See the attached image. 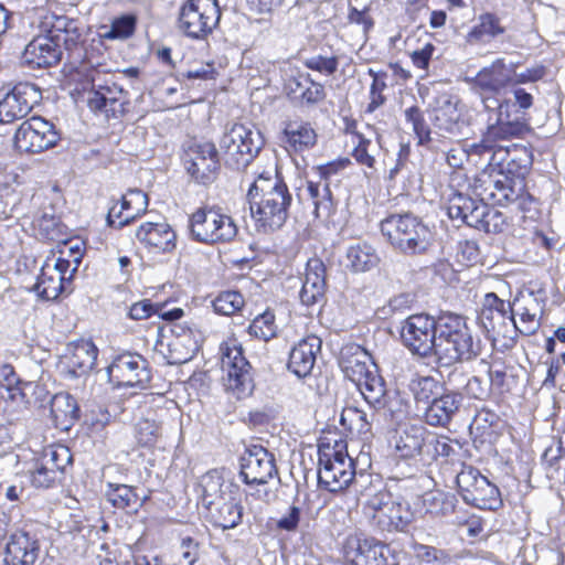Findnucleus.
I'll return each instance as SVG.
<instances>
[{"mask_svg":"<svg viewBox=\"0 0 565 565\" xmlns=\"http://www.w3.org/2000/svg\"><path fill=\"white\" fill-rule=\"evenodd\" d=\"M250 215L257 231L279 230L287 221L292 202L287 185L276 174H260L247 192Z\"/></svg>","mask_w":565,"mask_h":565,"instance_id":"1","label":"nucleus"},{"mask_svg":"<svg viewBox=\"0 0 565 565\" xmlns=\"http://www.w3.org/2000/svg\"><path fill=\"white\" fill-rule=\"evenodd\" d=\"M339 366L372 407L379 411L386 408L388 399L385 381L377 374L376 365L363 347L355 343L344 344L340 350Z\"/></svg>","mask_w":565,"mask_h":565,"instance_id":"2","label":"nucleus"},{"mask_svg":"<svg viewBox=\"0 0 565 565\" xmlns=\"http://www.w3.org/2000/svg\"><path fill=\"white\" fill-rule=\"evenodd\" d=\"M481 353L480 339L475 340L466 320L454 313L439 317L435 355L444 364L470 361Z\"/></svg>","mask_w":565,"mask_h":565,"instance_id":"3","label":"nucleus"},{"mask_svg":"<svg viewBox=\"0 0 565 565\" xmlns=\"http://www.w3.org/2000/svg\"><path fill=\"white\" fill-rule=\"evenodd\" d=\"M263 145L260 131L250 124L232 125L220 140L225 164L236 170L246 168L258 154Z\"/></svg>","mask_w":565,"mask_h":565,"instance_id":"4","label":"nucleus"},{"mask_svg":"<svg viewBox=\"0 0 565 565\" xmlns=\"http://www.w3.org/2000/svg\"><path fill=\"white\" fill-rule=\"evenodd\" d=\"M345 446H323L319 449L318 480L330 492L347 488L354 478V462L344 451Z\"/></svg>","mask_w":565,"mask_h":565,"instance_id":"5","label":"nucleus"},{"mask_svg":"<svg viewBox=\"0 0 565 565\" xmlns=\"http://www.w3.org/2000/svg\"><path fill=\"white\" fill-rule=\"evenodd\" d=\"M191 237L200 243L214 244L232 241L237 226L231 216L213 209H199L189 221Z\"/></svg>","mask_w":565,"mask_h":565,"instance_id":"6","label":"nucleus"},{"mask_svg":"<svg viewBox=\"0 0 565 565\" xmlns=\"http://www.w3.org/2000/svg\"><path fill=\"white\" fill-rule=\"evenodd\" d=\"M221 10L217 0H188L179 14V26L185 35L203 39L218 24Z\"/></svg>","mask_w":565,"mask_h":565,"instance_id":"7","label":"nucleus"},{"mask_svg":"<svg viewBox=\"0 0 565 565\" xmlns=\"http://www.w3.org/2000/svg\"><path fill=\"white\" fill-rule=\"evenodd\" d=\"M439 319L418 313L406 318L399 328L402 343L413 353L420 356L435 354L437 344Z\"/></svg>","mask_w":565,"mask_h":565,"instance_id":"8","label":"nucleus"},{"mask_svg":"<svg viewBox=\"0 0 565 565\" xmlns=\"http://www.w3.org/2000/svg\"><path fill=\"white\" fill-rule=\"evenodd\" d=\"M223 382L226 391L237 398L248 395L253 390L250 365L241 345L226 343L221 348Z\"/></svg>","mask_w":565,"mask_h":565,"instance_id":"9","label":"nucleus"},{"mask_svg":"<svg viewBox=\"0 0 565 565\" xmlns=\"http://www.w3.org/2000/svg\"><path fill=\"white\" fill-rule=\"evenodd\" d=\"M394 220L395 231L391 235V244L405 254H420L431 244L430 228L416 216L411 214L391 216Z\"/></svg>","mask_w":565,"mask_h":565,"instance_id":"10","label":"nucleus"},{"mask_svg":"<svg viewBox=\"0 0 565 565\" xmlns=\"http://www.w3.org/2000/svg\"><path fill=\"white\" fill-rule=\"evenodd\" d=\"M457 486L463 500L479 509L494 510L501 503L498 488L475 468L462 469Z\"/></svg>","mask_w":565,"mask_h":565,"instance_id":"11","label":"nucleus"},{"mask_svg":"<svg viewBox=\"0 0 565 565\" xmlns=\"http://www.w3.org/2000/svg\"><path fill=\"white\" fill-rule=\"evenodd\" d=\"M107 374L116 387L145 388L151 379L148 362L135 353L116 356L107 367Z\"/></svg>","mask_w":565,"mask_h":565,"instance_id":"12","label":"nucleus"},{"mask_svg":"<svg viewBox=\"0 0 565 565\" xmlns=\"http://www.w3.org/2000/svg\"><path fill=\"white\" fill-rule=\"evenodd\" d=\"M60 139L52 122L41 117L23 121L14 135V146L21 152L38 153L54 147Z\"/></svg>","mask_w":565,"mask_h":565,"instance_id":"13","label":"nucleus"},{"mask_svg":"<svg viewBox=\"0 0 565 565\" xmlns=\"http://www.w3.org/2000/svg\"><path fill=\"white\" fill-rule=\"evenodd\" d=\"M394 455L396 458L395 475L391 479H404L412 477L416 468L414 458L420 452L423 438L422 428L415 426H399L394 434Z\"/></svg>","mask_w":565,"mask_h":565,"instance_id":"14","label":"nucleus"},{"mask_svg":"<svg viewBox=\"0 0 565 565\" xmlns=\"http://www.w3.org/2000/svg\"><path fill=\"white\" fill-rule=\"evenodd\" d=\"M41 98V90L35 84L18 83L0 98V124L25 117Z\"/></svg>","mask_w":565,"mask_h":565,"instance_id":"15","label":"nucleus"},{"mask_svg":"<svg viewBox=\"0 0 565 565\" xmlns=\"http://www.w3.org/2000/svg\"><path fill=\"white\" fill-rule=\"evenodd\" d=\"M239 476L246 484H266L278 476L274 455L260 445L248 447L241 457Z\"/></svg>","mask_w":565,"mask_h":565,"instance_id":"16","label":"nucleus"},{"mask_svg":"<svg viewBox=\"0 0 565 565\" xmlns=\"http://www.w3.org/2000/svg\"><path fill=\"white\" fill-rule=\"evenodd\" d=\"M487 109H498L497 122L489 126L482 139L481 148L491 150L494 142L521 136L525 130V125L516 118L511 119L510 108L512 103L510 99L499 102L498 99L484 98Z\"/></svg>","mask_w":565,"mask_h":565,"instance_id":"17","label":"nucleus"},{"mask_svg":"<svg viewBox=\"0 0 565 565\" xmlns=\"http://www.w3.org/2000/svg\"><path fill=\"white\" fill-rule=\"evenodd\" d=\"M186 154V170L192 178L203 184L215 180L220 169V154L213 142H194Z\"/></svg>","mask_w":565,"mask_h":565,"instance_id":"18","label":"nucleus"},{"mask_svg":"<svg viewBox=\"0 0 565 565\" xmlns=\"http://www.w3.org/2000/svg\"><path fill=\"white\" fill-rule=\"evenodd\" d=\"M473 193L481 201L498 205L514 202L519 196L513 180L502 172L495 174L480 173L475 179Z\"/></svg>","mask_w":565,"mask_h":565,"instance_id":"19","label":"nucleus"},{"mask_svg":"<svg viewBox=\"0 0 565 565\" xmlns=\"http://www.w3.org/2000/svg\"><path fill=\"white\" fill-rule=\"evenodd\" d=\"M343 555L351 565H386V544L373 537L350 535L343 545Z\"/></svg>","mask_w":565,"mask_h":565,"instance_id":"20","label":"nucleus"},{"mask_svg":"<svg viewBox=\"0 0 565 565\" xmlns=\"http://www.w3.org/2000/svg\"><path fill=\"white\" fill-rule=\"evenodd\" d=\"M230 490L226 497L216 500L215 502L209 500L206 510V518L217 527L223 530L236 527L243 516V507L239 499V487L228 486Z\"/></svg>","mask_w":565,"mask_h":565,"instance_id":"21","label":"nucleus"},{"mask_svg":"<svg viewBox=\"0 0 565 565\" xmlns=\"http://www.w3.org/2000/svg\"><path fill=\"white\" fill-rule=\"evenodd\" d=\"M40 544L34 535L25 531L11 533L4 544V565H33L39 557Z\"/></svg>","mask_w":565,"mask_h":565,"instance_id":"22","label":"nucleus"},{"mask_svg":"<svg viewBox=\"0 0 565 565\" xmlns=\"http://www.w3.org/2000/svg\"><path fill=\"white\" fill-rule=\"evenodd\" d=\"M320 181H307L306 189L300 196L310 201L316 217H329L333 210L332 194L327 179L334 172L332 163L318 168Z\"/></svg>","mask_w":565,"mask_h":565,"instance_id":"23","label":"nucleus"},{"mask_svg":"<svg viewBox=\"0 0 565 565\" xmlns=\"http://www.w3.org/2000/svg\"><path fill=\"white\" fill-rule=\"evenodd\" d=\"M321 345V339L315 334L299 340L289 353L288 370L298 377L308 376L316 364Z\"/></svg>","mask_w":565,"mask_h":565,"instance_id":"24","label":"nucleus"},{"mask_svg":"<svg viewBox=\"0 0 565 565\" xmlns=\"http://www.w3.org/2000/svg\"><path fill=\"white\" fill-rule=\"evenodd\" d=\"M97 348L90 341H78L67 347L64 356V370L71 377H86L97 359Z\"/></svg>","mask_w":565,"mask_h":565,"instance_id":"25","label":"nucleus"},{"mask_svg":"<svg viewBox=\"0 0 565 565\" xmlns=\"http://www.w3.org/2000/svg\"><path fill=\"white\" fill-rule=\"evenodd\" d=\"M137 239L154 253H169L177 246V235L166 222H147L136 232Z\"/></svg>","mask_w":565,"mask_h":565,"instance_id":"26","label":"nucleus"},{"mask_svg":"<svg viewBox=\"0 0 565 565\" xmlns=\"http://www.w3.org/2000/svg\"><path fill=\"white\" fill-rule=\"evenodd\" d=\"M172 337L168 342V362L182 364L190 361L199 350L198 334L189 328L174 326Z\"/></svg>","mask_w":565,"mask_h":565,"instance_id":"27","label":"nucleus"},{"mask_svg":"<svg viewBox=\"0 0 565 565\" xmlns=\"http://www.w3.org/2000/svg\"><path fill=\"white\" fill-rule=\"evenodd\" d=\"M58 44L49 36L33 39L23 52V61L33 68L50 67L61 58Z\"/></svg>","mask_w":565,"mask_h":565,"instance_id":"28","label":"nucleus"},{"mask_svg":"<svg viewBox=\"0 0 565 565\" xmlns=\"http://www.w3.org/2000/svg\"><path fill=\"white\" fill-rule=\"evenodd\" d=\"M326 266L319 258L307 262L305 280L299 297L303 305L312 306L324 297Z\"/></svg>","mask_w":565,"mask_h":565,"instance_id":"29","label":"nucleus"},{"mask_svg":"<svg viewBox=\"0 0 565 565\" xmlns=\"http://www.w3.org/2000/svg\"><path fill=\"white\" fill-rule=\"evenodd\" d=\"M512 70L504 64L503 60L499 58L490 66L482 68L476 75L475 83L484 96L486 94H498L512 84Z\"/></svg>","mask_w":565,"mask_h":565,"instance_id":"30","label":"nucleus"},{"mask_svg":"<svg viewBox=\"0 0 565 565\" xmlns=\"http://www.w3.org/2000/svg\"><path fill=\"white\" fill-rule=\"evenodd\" d=\"M507 318L511 322H514V309L512 305L503 301L493 292L487 294L479 313V320L484 329L494 331L497 327L504 323Z\"/></svg>","mask_w":565,"mask_h":565,"instance_id":"31","label":"nucleus"},{"mask_svg":"<svg viewBox=\"0 0 565 565\" xmlns=\"http://www.w3.org/2000/svg\"><path fill=\"white\" fill-rule=\"evenodd\" d=\"M462 402L460 393H441L426 407L425 419L431 426L447 425L458 412Z\"/></svg>","mask_w":565,"mask_h":565,"instance_id":"32","label":"nucleus"},{"mask_svg":"<svg viewBox=\"0 0 565 565\" xmlns=\"http://www.w3.org/2000/svg\"><path fill=\"white\" fill-rule=\"evenodd\" d=\"M434 125L443 131L458 134L461 128L459 102L448 95L438 98L433 110Z\"/></svg>","mask_w":565,"mask_h":565,"instance_id":"33","label":"nucleus"},{"mask_svg":"<svg viewBox=\"0 0 565 565\" xmlns=\"http://www.w3.org/2000/svg\"><path fill=\"white\" fill-rule=\"evenodd\" d=\"M281 140L288 152H302L316 145L317 134L307 122L289 121L285 125Z\"/></svg>","mask_w":565,"mask_h":565,"instance_id":"34","label":"nucleus"},{"mask_svg":"<svg viewBox=\"0 0 565 565\" xmlns=\"http://www.w3.org/2000/svg\"><path fill=\"white\" fill-rule=\"evenodd\" d=\"M51 415L56 428L68 430L79 418V406L71 394L61 392L51 401Z\"/></svg>","mask_w":565,"mask_h":565,"instance_id":"35","label":"nucleus"},{"mask_svg":"<svg viewBox=\"0 0 565 565\" xmlns=\"http://www.w3.org/2000/svg\"><path fill=\"white\" fill-rule=\"evenodd\" d=\"M228 486L237 484L227 480L221 470L213 469L204 473L199 482L202 505L205 508L209 500L215 502L226 497V492L230 490Z\"/></svg>","mask_w":565,"mask_h":565,"instance_id":"36","label":"nucleus"},{"mask_svg":"<svg viewBox=\"0 0 565 565\" xmlns=\"http://www.w3.org/2000/svg\"><path fill=\"white\" fill-rule=\"evenodd\" d=\"M514 305L518 306L514 310V328L522 334L531 335L540 328V321L536 318L537 300L533 297H527L522 301L515 300Z\"/></svg>","mask_w":565,"mask_h":565,"instance_id":"37","label":"nucleus"},{"mask_svg":"<svg viewBox=\"0 0 565 565\" xmlns=\"http://www.w3.org/2000/svg\"><path fill=\"white\" fill-rule=\"evenodd\" d=\"M379 263L374 248L366 243H356L347 249L345 267L354 273L372 269Z\"/></svg>","mask_w":565,"mask_h":565,"instance_id":"38","label":"nucleus"},{"mask_svg":"<svg viewBox=\"0 0 565 565\" xmlns=\"http://www.w3.org/2000/svg\"><path fill=\"white\" fill-rule=\"evenodd\" d=\"M66 281L58 273L50 270V265L43 266L38 282L34 286L38 295L45 300H55L65 290Z\"/></svg>","mask_w":565,"mask_h":565,"instance_id":"39","label":"nucleus"},{"mask_svg":"<svg viewBox=\"0 0 565 565\" xmlns=\"http://www.w3.org/2000/svg\"><path fill=\"white\" fill-rule=\"evenodd\" d=\"M504 33L500 19L492 13H483L478 18V23L469 31L467 41L481 42L484 39H493Z\"/></svg>","mask_w":565,"mask_h":565,"instance_id":"40","label":"nucleus"},{"mask_svg":"<svg viewBox=\"0 0 565 565\" xmlns=\"http://www.w3.org/2000/svg\"><path fill=\"white\" fill-rule=\"evenodd\" d=\"M106 497L117 509L136 508L141 503L136 489L127 484L108 483Z\"/></svg>","mask_w":565,"mask_h":565,"instance_id":"41","label":"nucleus"},{"mask_svg":"<svg viewBox=\"0 0 565 565\" xmlns=\"http://www.w3.org/2000/svg\"><path fill=\"white\" fill-rule=\"evenodd\" d=\"M414 398L417 403L429 405L443 391L440 383L431 376H418L409 384Z\"/></svg>","mask_w":565,"mask_h":565,"instance_id":"42","label":"nucleus"},{"mask_svg":"<svg viewBox=\"0 0 565 565\" xmlns=\"http://www.w3.org/2000/svg\"><path fill=\"white\" fill-rule=\"evenodd\" d=\"M456 499L451 494L444 492H428L423 497V505L426 513L446 516L455 511Z\"/></svg>","mask_w":565,"mask_h":565,"instance_id":"43","label":"nucleus"},{"mask_svg":"<svg viewBox=\"0 0 565 565\" xmlns=\"http://www.w3.org/2000/svg\"><path fill=\"white\" fill-rule=\"evenodd\" d=\"M412 547L416 559L425 565H449L454 561V557L445 550L418 543H414Z\"/></svg>","mask_w":565,"mask_h":565,"instance_id":"44","label":"nucleus"},{"mask_svg":"<svg viewBox=\"0 0 565 565\" xmlns=\"http://www.w3.org/2000/svg\"><path fill=\"white\" fill-rule=\"evenodd\" d=\"M248 332L252 337L263 341H269L275 338L277 334L275 315L269 310L258 315L249 324Z\"/></svg>","mask_w":565,"mask_h":565,"instance_id":"45","label":"nucleus"},{"mask_svg":"<svg viewBox=\"0 0 565 565\" xmlns=\"http://www.w3.org/2000/svg\"><path fill=\"white\" fill-rule=\"evenodd\" d=\"M29 473L32 484L36 488L52 487L61 475L49 463H44L40 457L34 460Z\"/></svg>","mask_w":565,"mask_h":565,"instance_id":"46","label":"nucleus"},{"mask_svg":"<svg viewBox=\"0 0 565 565\" xmlns=\"http://www.w3.org/2000/svg\"><path fill=\"white\" fill-rule=\"evenodd\" d=\"M245 300L241 292L227 290L221 292L213 301L214 310L224 316H231L244 307Z\"/></svg>","mask_w":565,"mask_h":565,"instance_id":"47","label":"nucleus"},{"mask_svg":"<svg viewBox=\"0 0 565 565\" xmlns=\"http://www.w3.org/2000/svg\"><path fill=\"white\" fill-rule=\"evenodd\" d=\"M125 222H131L146 212L148 196L141 190H130L124 195Z\"/></svg>","mask_w":565,"mask_h":565,"instance_id":"48","label":"nucleus"},{"mask_svg":"<svg viewBox=\"0 0 565 565\" xmlns=\"http://www.w3.org/2000/svg\"><path fill=\"white\" fill-rule=\"evenodd\" d=\"M479 202L469 196H465L462 194H455L448 204V215L452 220H461L463 223H467L468 215L473 212L475 206Z\"/></svg>","mask_w":565,"mask_h":565,"instance_id":"49","label":"nucleus"},{"mask_svg":"<svg viewBox=\"0 0 565 565\" xmlns=\"http://www.w3.org/2000/svg\"><path fill=\"white\" fill-rule=\"evenodd\" d=\"M137 18L132 14H125L115 19L103 36L108 40L127 39L134 34Z\"/></svg>","mask_w":565,"mask_h":565,"instance_id":"50","label":"nucleus"},{"mask_svg":"<svg viewBox=\"0 0 565 565\" xmlns=\"http://www.w3.org/2000/svg\"><path fill=\"white\" fill-rule=\"evenodd\" d=\"M40 458L44 460V463H49L60 473L64 471L66 466L70 465L72 460L68 449L63 446H50L44 448Z\"/></svg>","mask_w":565,"mask_h":565,"instance_id":"51","label":"nucleus"},{"mask_svg":"<svg viewBox=\"0 0 565 565\" xmlns=\"http://www.w3.org/2000/svg\"><path fill=\"white\" fill-rule=\"evenodd\" d=\"M303 65L322 75L331 76L338 71L339 58L337 55L317 54L306 58Z\"/></svg>","mask_w":565,"mask_h":565,"instance_id":"52","label":"nucleus"},{"mask_svg":"<svg viewBox=\"0 0 565 565\" xmlns=\"http://www.w3.org/2000/svg\"><path fill=\"white\" fill-rule=\"evenodd\" d=\"M135 430L138 444L143 447L154 445L160 434L159 425L150 418L140 419Z\"/></svg>","mask_w":565,"mask_h":565,"instance_id":"53","label":"nucleus"},{"mask_svg":"<svg viewBox=\"0 0 565 565\" xmlns=\"http://www.w3.org/2000/svg\"><path fill=\"white\" fill-rule=\"evenodd\" d=\"M414 520V512L407 501H396L391 507V524L403 531Z\"/></svg>","mask_w":565,"mask_h":565,"instance_id":"54","label":"nucleus"},{"mask_svg":"<svg viewBox=\"0 0 565 565\" xmlns=\"http://www.w3.org/2000/svg\"><path fill=\"white\" fill-rule=\"evenodd\" d=\"M82 260V250L78 248L75 252L74 259L58 257L56 258L53 266H50V270L58 273L60 276H63V280L70 284L73 278L74 273L77 270V267Z\"/></svg>","mask_w":565,"mask_h":565,"instance_id":"55","label":"nucleus"},{"mask_svg":"<svg viewBox=\"0 0 565 565\" xmlns=\"http://www.w3.org/2000/svg\"><path fill=\"white\" fill-rule=\"evenodd\" d=\"M34 224L46 238L53 239L57 234L58 218L53 213L52 207H50V211H42L34 218Z\"/></svg>","mask_w":565,"mask_h":565,"instance_id":"56","label":"nucleus"},{"mask_svg":"<svg viewBox=\"0 0 565 565\" xmlns=\"http://www.w3.org/2000/svg\"><path fill=\"white\" fill-rule=\"evenodd\" d=\"M405 117L407 122L412 125V128L416 136L418 137L419 142L423 143L424 141H428L429 129L425 124V120L422 116L419 108L409 107L408 109L405 110Z\"/></svg>","mask_w":565,"mask_h":565,"instance_id":"57","label":"nucleus"},{"mask_svg":"<svg viewBox=\"0 0 565 565\" xmlns=\"http://www.w3.org/2000/svg\"><path fill=\"white\" fill-rule=\"evenodd\" d=\"M24 399V393L17 387L0 385V414L9 412L10 402L21 403Z\"/></svg>","mask_w":565,"mask_h":565,"instance_id":"58","label":"nucleus"},{"mask_svg":"<svg viewBox=\"0 0 565 565\" xmlns=\"http://www.w3.org/2000/svg\"><path fill=\"white\" fill-rule=\"evenodd\" d=\"M158 312V305L145 299L134 303L129 310V317L134 320H142Z\"/></svg>","mask_w":565,"mask_h":565,"instance_id":"59","label":"nucleus"},{"mask_svg":"<svg viewBox=\"0 0 565 565\" xmlns=\"http://www.w3.org/2000/svg\"><path fill=\"white\" fill-rule=\"evenodd\" d=\"M504 225L505 217L503 216V214L500 211L490 207L489 212L486 214V220H483L481 230L488 233H495L501 232Z\"/></svg>","mask_w":565,"mask_h":565,"instance_id":"60","label":"nucleus"},{"mask_svg":"<svg viewBox=\"0 0 565 565\" xmlns=\"http://www.w3.org/2000/svg\"><path fill=\"white\" fill-rule=\"evenodd\" d=\"M465 392L472 398L483 399L488 396L489 388L481 379L478 376H472L467 381Z\"/></svg>","mask_w":565,"mask_h":565,"instance_id":"61","label":"nucleus"},{"mask_svg":"<svg viewBox=\"0 0 565 565\" xmlns=\"http://www.w3.org/2000/svg\"><path fill=\"white\" fill-rule=\"evenodd\" d=\"M124 196L120 201H116L108 210L107 222L110 226L122 227L129 222H125Z\"/></svg>","mask_w":565,"mask_h":565,"instance_id":"62","label":"nucleus"},{"mask_svg":"<svg viewBox=\"0 0 565 565\" xmlns=\"http://www.w3.org/2000/svg\"><path fill=\"white\" fill-rule=\"evenodd\" d=\"M385 87V83L380 82L377 77L373 79V84L370 92L371 102L367 106V111H374L376 108H379L385 103L386 96L382 94Z\"/></svg>","mask_w":565,"mask_h":565,"instance_id":"63","label":"nucleus"},{"mask_svg":"<svg viewBox=\"0 0 565 565\" xmlns=\"http://www.w3.org/2000/svg\"><path fill=\"white\" fill-rule=\"evenodd\" d=\"M300 521V508L291 505L287 514H285L278 522L277 527L284 531H296Z\"/></svg>","mask_w":565,"mask_h":565,"instance_id":"64","label":"nucleus"}]
</instances>
